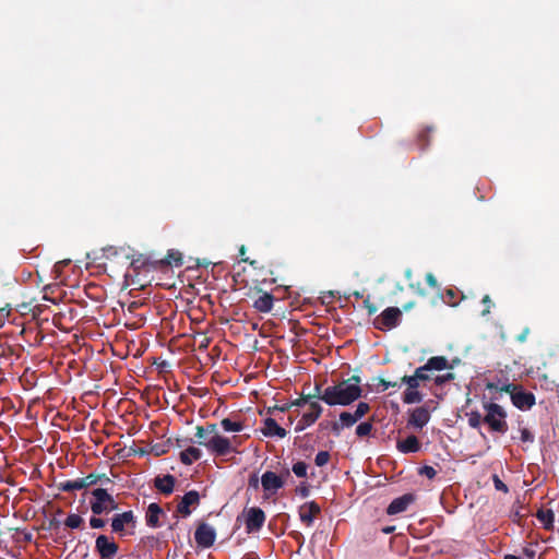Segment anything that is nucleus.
I'll return each mask as SVG.
<instances>
[{"mask_svg": "<svg viewBox=\"0 0 559 559\" xmlns=\"http://www.w3.org/2000/svg\"><path fill=\"white\" fill-rule=\"evenodd\" d=\"M360 396V378L353 376L335 385L325 388L321 395H319V400L330 406H346L358 400Z\"/></svg>", "mask_w": 559, "mask_h": 559, "instance_id": "1", "label": "nucleus"}, {"mask_svg": "<svg viewBox=\"0 0 559 559\" xmlns=\"http://www.w3.org/2000/svg\"><path fill=\"white\" fill-rule=\"evenodd\" d=\"M207 451L215 456H225L229 453L237 452L238 438H227L222 435L210 436L206 440L199 441Z\"/></svg>", "mask_w": 559, "mask_h": 559, "instance_id": "2", "label": "nucleus"}, {"mask_svg": "<svg viewBox=\"0 0 559 559\" xmlns=\"http://www.w3.org/2000/svg\"><path fill=\"white\" fill-rule=\"evenodd\" d=\"M484 408L486 411L484 421L488 424L491 430L503 433L507 430L504 409L496 403H486Z\"/></svg>", "mask_w": 559, "mask_h": 559, "instance_id": "3", "label": "nucleus"}, {"mask_svg": "<svg viewBox=\"0 0 559 559\" xmlns=\"http://www.w3.org/2000/svg\"><path fill=\"white\" fill-rule=\"evenodd\" d=\"M94 500L91 502V509L94 514L107 513L118 508L114 498L106 489L97 488L92 491Z\"/></svg>", "mask_w": 559, "mask_h": 559, "instance_id": "4", "label": "nucleus"}, {"mask_svg": "<svg viewBox=\"0 0 559 559\" xmlns=\"http://www.w3.org/2000/svg\"><path fill=\"white\" fill-rule=\"evenodd\" d=\"M423 381L412 376H404L401 379V384L406 385L403 394V402L405 404H417L424 400V395L419 392Z\"/></svg>", "mask_w": 559, "mask_h": 559, "instance_id": "5", "label": "nucleus"}, {"mask_svg": "<svg viewBox=\"0 0 559 559\" xmlns=\"http://www.w3.org/2000/svg\"><path fill=\"white\" fill-rule=\"evenodd\" d=\"M135 528V518L132 511L116 514L111 521V530L121 536L131 535Z\"/></svg>", "mask_w": 559, "mask_h": 559, "instance_id": "6", "label": "nucleus"}, {"mask_svg": "<svg viewBox=\"0 0 559 559\" xmlns=\"http://www.w3.org/2000/svg\"><path fill=\"white\" fill-rule=\"evenodd\" d=\"M260 483L264 490L265 498L275 495L285 485L284 478L271 471H266L262 474Z\"/></svg>", "mask_w": 559, "mask_h": 559, "instance_id": "7", "label": "nucleus"}, {"mask_svg": "<svg viewBox=\"0 0 559 559\" xmlns=\"http://www.w3.org/2000/svg\"><path fill=\"white\" fill-rule=\"evenodd\" d=\"M401 314V310L396 307L386 308L376 319L374 325L379 330H391L397 325Z\"/></svg>", "mask_w": 559, "mask_h": 559, "instance_id": "8", "label": "nucleus"}, {"mask_svg": "<svg viewBox=\"0 0 559 559\" xmlns=\"http://www.w3.org/2000/svg\"><path fill=\"white\" fill-rule=\"evenodd\" d=\"M265 513L258 507L249 508L246 511V528L248 533L258 532L262 528L265 522Z\"/></svg>", "mask_w": 559, "mask_h": 559, "instance_id": "9", "label": "nucleus"}, {"mask_svg": "<svg viewBox=\"0 0 559 559\" xmlns=\"http://www.w3.org/2000/svg\"><path fill=\"white\" fill-rule=\"evenodd\" d=\"M215 538H216L215 530L206 523L199 525L198 528L195 530V533H194L195 543L198 544V546H200L202 548L211 547L214 544Z\"/></svg>", "mask_w": 559, "mask_h": 559, "instance_id": "10", "label": "nucleus"}, {"mask_svg": "<svg viewBox=\"0 0 559 559\" xmlns=\"http://www.w3.org/2000/svg\"><path fill=\"white\" fill-rule=\"evenodd\" d=\"M95 548L100 559H114L118 551V546L106 535H99L96 538Z\"/></svg>", "mask_w": 559, "mask_h": 559, "instance_id": "11", "label": "nucleus"}, {"mask_svg": "<svg viewBox=\"0 0 559 559\" xmlns=\"http://www.w3.org/2000/svg\"><path fill=\"white\" fill-rule=\"evenodd\" d=\"M200 501V495L195 490L188 491L180 500L177 506V511L183 516L191 514L190 507L198 506Z\"/></svg>", "mask_w": 559, "mask_h": 559, "instance_id": "12", "label": "nucleus"}, {"mask_svg": "<svg viewBox=\"0 0 559 559\" xmlns=\"http://www.w3.org/2000/svg\"><path fill=\"white\" fill-rule=\"evenodd\" d=\"M430 420V413L426 407H417L412 411L408 425L416 429L424 428Z\"/></svg>", "mask_w": 559, "mask_h": 559, "instance_id": "13", "label": "nucleus"}, {"mask_svg": "<svg viewBox=\"0 0 559 559\" xmlns=\"http://www.w3.org/2000/svg\"><path fill=\"white\" fill-rule=\"evenodd\" d=\"M320 513V507L314 501H309L299 508L300 521L308 526L312 525L314 516Z\"/></svg>", "mask_w": 559, "mask_h": 559, "instance_id": "14", "label": "nucleus"}, {"mask_svg": "<svg viewBox=\"0 0 559 559\" xmlns=\"http://www.w3.org/2000/svg\"><path fill=\"white\" fill-rule=\"evenodd\" d=\"M414 501V497L409 493L403 495L399 498H395L388 507L386 512L390 515L399 514L408 508V506Z\"/></svg>", "mask_w": 559, "mask_h": 559, "instance_id": "15", "label": "nucleus"}, {"mask_svg": "<svg viewBox=\"0 0 559 559\" xmlns=\"http://www.w3.org/2000/svg\"><path fill=\"white\" fill-rule=\"evenodd\" d=\"M262 432L265 437H277V438H285L287 432L284 428L277 425L275 419L273 418H266L264 419Z\"/></svg>", "mask_w": 559, "mask_h": 559, "instance_id": "16", "label": "nucleus"}, {"mask_svg": "<svg viewBox=\"0 0 559 559\" xmlns=\"http://www.w3.org/2000/svg\"><path fill=\"white\" fill-rule=\"evenodd\" d=\"M164 515V511L162 510V508L157 504V503H151L148 507H147V510H146V514H145V519H146V524L150 526V527H159L160 526V516Z\"/></svg>", "mask_w": 559, "mask_h": 559, "instance_id": "17", "label": "nucleus"}, {"mask_svg": "<svg viewBox=\"0 0 559 559\" xmlns=\"http://www.w3.org/2000/svg\"><path fill=\"white\" fill-rule=\"evenodd\" d=\"M396 448L402 453H416L420 450V443L415 436L397 441Z\"/></svg>", "mask_w": 559, "mask_h": 559, "instance_id": "18", "label": "nucleus"}, {"mask_svg": "<svg viewBox=\"0 0 559 559\" xmlns=\"http://www.w3.org/2000/svg\"><path fill=\"white\" fill-rule=\"evenodd\" d=\"M512 402L518 408L524 409L535 404V397L531 393L516 392L512 394Z\"/></svg>", "mask_w": 559, "mask_h": 559, "instance_id": "19", "label": "nucleus"}, {"mask_svg": "<svg viewBox=\"0 0 559 559\" xmlns=\"http://www.w3.org/2000/svg\"><path fill=\"white\" fill-rule=\"evenodd\" d=\"M202 457V450L197 447H189L180 453V460L183 464L190 465Z\"/></svg>", "mask_w": 559, "mask_h": 559, "instance_id": "20", "label": "nucleus"}, {"mask_svg": "<svg viewBox=\"0 0 559 559\" xmlns=\"http://www.w3.org/2000/svg\"><path fill=\"white\" fill-rule=\"evenodd\" d=\"M175 486V477L165 475L155 479V487L163 493L169 495L173 492Z\"/></svg>", "mask_w": 559, "mask_h": 559, "instance_id": "21", "label": "nucleus"}, {"mask_svg": "<svg viewBox=\"0 0 559 559\" xmlns=\"http://www.w3.org/2000/svg\"><path fill=\"white\" fill-rule=\"evenodd\" d=\"M253 307L261 312H270L273 308V297L272 295L264 293L259 296L253 304Z\"/></svg>", "mask_w": 559, "mask_h": 559, "instance_id": "22", "label": "nucleus"}, {"mask_svg": "<svg viewBox=\"0 0 559 559\" xmlns=\"http://www.w3.org/2000/svg\"><path fill=\"white\" fill-rule=\"evenodd\" d=\"M322 411H323V408L319 404L318 401H310V406H309L308 411H306L301 417H304L306 420H308V423L314 424L318 420V418L321 416Z\"/></svg>", "mask_w": 559, "mask_h": 559, "instance_id": "23", "label": "nucleus"}, {"mask_svg": "<svg viewBox=\"0 0 559 559\" xmlns=\"http://www.w3.org/2000/svg\"><path fill=\"white\" fill-rule=\"evenodd\" d=\"M430 371H441L448 368V359L443 356H433L426 362Z\"/></svg>", "mask_w": 559, "mask_h": 559, "instance_id": "24", "label": "nucleus"}, {"mask_svg": "<svg viewBox=\"0 0 559 559\" xmlns=\"http://www.w3.org/2000/svg\"><path fill=\"white\" fill-rule=\"evenodd\" d=\"M314 390H316V394L302 395L301 397L293 401L290 403L289 407H293V406L301 407V406H306V405H308V407H309L310 401H317L316 399H319V395H321L320 385H316Z\"/></svg>", "mask_w": 559, "mask_h": 559, "instance_id": "25", "label": "nucleus"}, {"mask_svg": "<svg viewBox=\"0 0 559 559\" xmlns=\"http://www.w3.org/2000/svg\"><path fill=\"white\" fill-rule=\"evenodd\" d=\"M213 435H219V433L217 432L216 425L211 424L205 427H198L197 432H195V438L198 439V442H199V441L206 440L207 438H210V436H213Z\"/></svg>", "mask_w": 559, "mask_h": 559, "instance_id": "26", "label": "nucleus"}, {"mask_svg": "<svg viewBox=\"0 0 559 559\" xmlns=\"http://www.w3.org/2000/svg\"><path fill=\"white\" fill-rule=\"evenodd\" d=\"M221 427L226 432H240L245 428V426L241 421H236L230 418H224L221 421Z\"/></svg>", "mask_w": 559, "mask_h": 559, "instance_id": "27", "label": "nucleus"}, {"mask_svg": "<svg viewBox=\"0 0 559 559\" xmlns=\"http://www.w3.org/2000/svg\"><path fill=\"white\" fill-rule=\"evenodd\" d=\"M83 483H81V478L73 480H64L59 483V489L66 492H72L76 490L83 489Z\"/></svg>", "mask_w": 559, "mask_h": 559, "instance_id": "28", "label": "nucleus"}, {"mask_svg": "<svg viewBox=\"0 0 559 559\" xmlns=\"http://www.w3.org/2000/svg\"><path fill=\"white\" fill-rule=\"evenodd\" d=\"M537 518L546 528H550L555 520V514L551 510H539Z\"/></svg>", "mask_w": 559, "mask_h": 559, "instance_id": "29", "label": "nucleus"}, {"mask_svg": "<svg viewBox=\"0 0 559 559\" xmlns=\"http://www.w3.org/2000/svg\"><path fill=\"white\" fill-rule=\"evenodd\" d=\"M164 262L168 265H181L182 264V257L181 253L178 251L170 250L166 258L164 259Z\"/></svg>", "mask_w": 559, "mask_h": 559, "instance_id": "30", "label": "nucleus"}, {"mask_svg": "<svg viewBox=\"0 0 559 559\" xmlns=\"http://www.w3.org/2000/svg\"><path fill=\"white\" fill-rule=\"evenodd\" d=\"M340 420L344 428H349L358 421L349 412H342L340 414Z\"/></svg>", "mask_w": 559, "mask_h": 559, "instance_id": "31", "label": "nucleus"}, {"mask_svg": "<svg viewBox=\"0 0 559 559\" xmlns=\"http://www.w3.org/2000/svg\"><path fill=\"white\" fill-rule=\"evenodd\" d=\"M429 372H430V370H429V368H427V365L425 364L424 366L418 367L415 370L413 376L416 377L417 379L421 380L423 382H425L430 379Z\"/></svg>", "mask_w": 559, "mask_h": 559, "instance_id": "32", "label": "nucleus"}, {"mask_svg": "<svg viewBox=\"0 0 559 559\" xmlns=\"http://www.w3.org/2000/svg\"><path fill=\"white\" fill-rule=\"evenodd\" d=\"M371 430H372V424L369 421H364V423H360L356 427V435L358 437H366L371 432Z\"/></svg>", "mask_w": 559, "mask_h": 559, "instance_id": "33", "label": "nucleus"}, {"mask_svg": "<svg viewBox=\"0 0 559 559\" xmlns=\"http://www.w3.org/2000/svg\"><path fill=\"white\" fill-rule=\"evenodd\" d=\"M370 407H369V404L368 403H365V402H360L357 406H356V409L354 413H352L354 415V417L359 420L360 418H362L368 412H369Z\"/></svg>", "mask_w": 559, "mask_h": 559, "instance_id": "34", "label": "nucleus"}, {"mask_svg": "<svg viewBox=\"0 0 559 559\" xmlns=\"http://www.w3.org/2000/svg\"><path fill=\"white\" fill-rule=\"evenodd\" d=\"M83 520L79 514H70L66 519V525L70 528H79Z\"/></svg>", "mask_w": 559, "mask_h": 559, "instance_id": "35", "label": "nucleus"}, {"mask_svg": "<svg viewBox=\"0 0 559 559\" xmlns=\"http://www.w3.org/2000/svg\"><path fill=\"white\" fill-rule=\"evenodd\" d=\"M307 469H308V465L305 462H297L293 465V468H292L293 473L297 477H306Z\"/></svg>", "mask_w": 559, "mask_h": 559, "instance_id": "36", "label": "nucleus"}, {"mask_svg": "<svg viewBox=\"0 0 559 559\" xmlns=\"http://www.w3.org/2000/svg\"><path fill=\"white\" fill-rule=\"evenodd\" d=\"M468 425L473 428H479L481 423V415L478 412H471L467 414Z\"/></svg>", "mask_w": 559, "mask_h": 559, "instance_id": "37", "label": "nucleus"}, {"mask_svg": "<svg viewBox=\"0 0 559 559\" xmlns=\"http://www.w3.org/2000/svg\"><path fill=\"white\" fill-rule=\"evenodd\" d=\"M330 461V453L328 451H320L317 453L314 462L317 466H324Z\"/></svg>", "mask_w": 559, "mask_h": 559, "instance_id": "38", "label": "nucleus"}, {"mask_svg": "<svg viewBox=\"0 0 559 559\" xmlns=\"http://www.w3.org/2000/svg\"><path fill=\"white\" fill-rule=\"evenodd\" d=\"M99 478H100V477H99L98 475H96V474H90V475H87V476H85V477H82V478H81V483H83V484H84V485H83V489H84V488H86V487H90V486H92V485L97 484V483H98V480H99Z\"/></svg>", "mask_w": 559, "mask_h": 559, "instance_id": "39", "label": "nucleus"}, {"mask_svg": "<svg viewBox=\"0 0 559 559\" xmlns=\"http://www.w3.org/2000/svg\"><path fill=\"white\" fill-rule=\"evenodd\" d=\"M492 480H493L495 488L498 491L508 492L509 489H508L507 485L497 475H493Z\"/></svg>", "mask_w": 559, "mask_h": 559, "instance_id": "40", "label": "nucleus"}, {"mask_svg": "<svg viewBox=\"0 0 559 559\" xmlns=\"http://www.w3.org/2000/svg\"><path fill=\"white\" fill-rule=\"evenodd\" d=\"M420 474L429 479H432L436 476L437 472L432 466L426 465L420 468Z\"/></svg>", "mask_w": 559, "mask_h": 559, "instance_id": "41", "label": "nucleus"}, {"mask_svg": "<svg viewBox=\"0 0 559 559\" xmlns=\"http://www.w3.org/2000/svg\"><path fill=\"white\" fill-rule=\"evenodd\" d=\"M313 424L312 423H308V420H306L304 417H301L298 423L296 424V427H295V431L296 432H301L304 431L306 428L312 426Z\"/></svg>", "mask_w": 559, "mask_h": 559, "instance_id": "42", "label": "nucleus"}, {"mask_svg": "<svg viewBox=\"0 0 559 559\" xmlns=\"http://www.w3.org/2000/svg\"><path fill=\"white\" fill-rule=\"evenodd\" d=\"M330 428L332 430V432L335 435V436H340L342 430L344 429L341 420H336V421H333L330 424Z\"/></svg>", "mask_w": 559, "mask_h": 559, "instance_id": "43", "label": "nucleus"}, {"mask_svg": "<svg viewBox=\"0 0 559 559\" xmlns=\"http://www.w3.org/2000/svg\"><path fill=\"white\" fill-rule=\"evenodd\" d=\"M90 525L93 528H102L105 526V521L100 518H91Z\"/></svg>", "mask_w": 559, "mask_h": 559, "instance_id": "44", "label": "nucleus"}, {"mask_svg": "<svg viewBox=\"0 0 559 559\" xmlns=\"http://www.w3.org/2000/svg\"><path fill=\"white\" fill-rule=\"evenodd\" d=\"M521 440L523 442H533L534 437L527 429H522L521 430Z\"/></svg>", "mask_w": 559, "mask_h": 559, "instance_id": "45", "label": "nucleus"}, {"mask_svg": "<svg viewBox=\"0 0 559 559\" xmlns=\"http://www.w3.org/2000/svg\"><path fill=\"white\" fill-rule=\"evenodd\" d=\"M452 379H454V374L453 373H448L445 376H438V377H436L435 381H436L437 384H442L445 381H449V380H452Z\"/></svg>", "mask_w": 559, "mask_h": 559, "instance_id": "46", "label": "nucleus"}, {"mask_svg": "<svg viewBox=\"0 0 559 559\" xmlns=\"http://www.w3.org/2000/svg\"><path fill=\"white\" fill-rule=\"evenodd\" d=\"M481 301L484 305H486V309L483 311V316H486L490 312V307H491L490 297L488 295H486V296H484Z\"/></svg>", "mask_w": 559, "mask_h": 559, "instance_id": "47", "label": "nucleus"}, {"mask_svg": "<svg viewBox=\"0 0 559 559\" xmlns=\"http://www.w3.org/2000/svg\"><path fill=\"white\" fill-rule=\"evenodd\" d=\"M364 304L369 314H373L377 312V307L373 304H371L369 299L365 300Z\"/></svg>", "mask_w": 559, "mask_h": 559, "instance_id": "48", "label": "nucleus"}, {"mask_svg": "<svg viewBox=\"0 0 559 559\" xmlns=\"http://www.w3.org/2000/svg\"><path fill=\"white\" fill-rule=\"evenodd\" d=\"M259 478L257 475H251L250 478H249V486L253 489H258L259 488Z\"/></svg>", "mask_w": 559, "mask_h": 559, "instance_id": "49", "label": "nucleus"}, {"mask_svg": "<svg viewBox=\"0 0 559 559\" xmlns=\"http://www.w3.org/2000/svg\"><path fill=\"white\" fill-rule=\"evenodd\" d=\"M426 281H427V283L429 284L430 287H432V288L437 287V280H436V277L431 273H428L426 275Z\"/></svg>", "mask_w": 559, "mask_h": 559, "instance_id": "50", "label": "nucleus"}, {"mask_svg": "<svg viewBox=\"0 0 559 559\" xmlns=\"http://www.w3.org/2000/svg\"><path fill=\"white\" fill-rule=\"evenodd\" d=\"M118 249L117 248H114V247H109L105 250V253H106V257L107 258H111L114 255H117L118 254Z\"/></svg>", "mask_w": 559, "mask_h": 559, "instance_id": "51", "label": "nucleus"}, {"mask_svg": "<svg viewBox=\"0 0 559 559\" xmlns=\"http://www.w3.org/2000/svg\"><path fill=\"white\" fill-rule=\"evenodd\" d=\"M381 383H382L384 390H386L389 388L399 386V384L396 382H391V381H385V380H382Z\"/></svg>", "mask_w": 559, "mask_h": 559, "instance_id": "52", "label": "nucleus"}, {"mask_svg": "<svg viewBox=\"0 0 559 559\" xmlns=\"http://www.w3.org/2000/svg\"><path fill=\"white\" fill-rule=\"evenodd\" d=\"M530 330L526 328L519 336H518V340L519 342L523 343L525 342L526 337H527V334H528Z\"/></svg>", "mask_w": 559, "mask_h": 559, "instance_id": "53", "label": "nucleus"}, {"mask_svg": "<svg viewBox=\"0 0 559 559\" xmlns=\"http://www.w3.org/2000/svg\"><path fill=\"white\" fill-rule=\"evenodd\" d=\"M210 340L204 336L203 340L200 343V347L206 348L209 346Z\"/></svg>", "mask_w": 559, "mask_h": 559, "instance_id": "54", "label": "nucleus"}, {"mask_svg": "<svg viewBox=\"0 0 559 559\" xmlns=\"http://www.w3.org/2000/svg\"><path fill=\"white\" fill-rule=\"evenodd\" d=\"M298 492L302 497H307L308 496V489L307 488H300V489H298Z\"/></svg>", "mask_w": 559, "mask_h": 559, "instance_id": "55", "label": "nucleus"}, {"mask_svg": "<svg viewBox=\"0 0 559 559\" xmlns=\"http://www.w3.org/2000/svg\"><path fill=\"white\" fill-rule=\"evenodd\" d=\"M330 424H331V423H321V424H320V427H321L322 429H326V428H329V427H330Z\"/></svg>", "mask_w": 559, "mask_h": 559, "instance_id": "56", "label": "nucleus"}, {"mask_svg": "<svg viewBox=\"0 0 559 559\" xmlns=\"http://www.w3.org/2000/svg\"><path fill=\"white\" fill-rule=\"evenodd\" d=\"M392 531H393V527H386V528L383 530V532L386 533V534L391 533Z\"/></svg>", "mask_w": 559, "mask_h": 559, "instance_id": "57", "label": "nucleus"}, {"mask_svg": "<svg viewBox=\"0 0 559 559\" xmlns=\"http://www.w3.org/2000/svg\"><path fill=\"white\" fill-rule=\"evenodd\" d=\"M504 559H519V558L515 556H512V555H508L504 557Z\"/></svg>", "mask_w": 559, "mask_h": 559, "instance_id": "58", "label": "nucleus"}, {"mask_svg": "<svg viewBox=\"0 0 559 559\" xmlns=\"http://www.w3.org/2000/svg\"><path fill=\"white\" fill-rule=\"evenodd\" d=\"M120 251L124 253L126 259H129V258H130L129 253H127L124 249H122V248H121V249H120Z\"/></svg>", "mask_w": 559, "mask_h": 559, "instance_id": "59", "label": "nucleus"}, {"mask_svg": "<svg viewBox=\"0 0 559 559\" xmlns=\"http://www.w3.org/2000/svg\"><path fill=\"white\" fill-rule=\"evenodd\" d=\"M245 250H246V249H245V247L242 246V247L240 248V254H241V255H243V254H245Z\"/></svg>", "mask_w": 559, "mask_h": 559, "instance_id": "60", "label": "nucleus"}, {"mask_svg": "<svg viewBox=\"0 0 559 559\" xmlns=\"http://www.w3.org/2000/svg\"><path fill=\"white\" fill-rule=\"evenodd\" d=\"M354 295H355L357 298H361V297H362V295H361L360 293H355Z\"/></svg>", "mask_w": 559, "mask_h": 559, "instance_id": "61", "label": "nucleus"}, {"mask_svg": "<svg viewBox=\"0 0 559 559\" xmlns=\"http://www.w3.org/2000/svg\"><path fill=\"white\" fill-rule=\"evenodd\" d=\"M412 306H413V304H407V306H405V309H406V310H407V309H411V308H412Z\"/></svg>", "mask_w": 559, "mask_h": 559, "instance_id": "62", "label": "nucleus"}, {"mask_svg": "<svg viewBox=\"0 0 559 559\" xmlns=\"http://www.w3.org/2000/svg\"><path fill=\"white\" fill-rule=\"evenodd\" d=\"M406 276L409 277L411 276V271H406Z\"/></svg>", "mask_w": 559, "mask_h": 559, "instance_id": "63", "label": "nucleus"}]
</instances>
